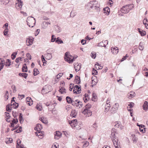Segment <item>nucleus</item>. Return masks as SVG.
Segmentation results:
<instances>
[{"label":"nucleus","instance_id":"3","mask_svg":"<svg viewBox=\"0 0 148 148\" xmlns=\"http://www.w3.org/2000/svg\"><path fill=\"white\" fill-rule=\"evenodd\" d=\"M26 21L27 25L29 27H32L35 25V19L33 17H28L27 18Z\"/></svg>","mask_w":148,"mask_h":148},{"label":"nucleus","instance_id":"23","mask_svg":"<svg viewBox=\"0 0 148 148\" xmlns=\"http://www.w3.org/2000/svg\"><path fill=\"white\" fill-rule=\"evenodd\" d=\"M36 129H37V131H40V130L42 129V127L40 124H38L37 125Z\"/></svg>","mask_w":148,"mask_h":148},{"label":"nucleus","instance_id":"2","mask_svg":"<svg viewBox=\"0 0 148 148\" xmlns=\"http://www.w3.org/2000/svg\"><path fill=\"white\" fill-rule=\"evenodd\" d=\"M91 105L89 104H88L85 106V108L83 110L82 109V113L84 114L87 115V116H90L92 115V112L89 109L91 108Z\"/></svg>","mask_w":148,"mask_h":148},{"label":"nucleus","instance_id":"39","mask_svg":"<svg viewBox=\"0 0 148 148\" xmlns=\"http://www.w3.org/2000/svg\"><path fill=\"white\" fill-rule=\"evenodd\" d=\"M80 87H80H79V86H78L77 85H76L74 86V89L75 88H76L77 89V91L78 92L80 91L81 90Z\"/></svg>","mask_w":148,"mask_h":148},{"label":"nucleus","instance_id":"55","mask_svg":"<svg viewBox=\"0 0 148 148\" xmlns=\"http://www.w3.org/2000/svg\"><path fill=\"white\" fill-rule=\"evenodd\" d=\"M12 115L14 118H16L17 116V115L16 114V112H12Z\"/></svg>","mask_w":148,"mask_h":148},{"label":"nucleus","instance_id":"41","mask_svg":"<svg viewBox=\"0 0 148 148\" xmlns=\"http://www.w3.org/2000/svg\"><path fill=\"white\" fill-rule=\"evenodd\" d=\"M22 131V127L21 126L20 127L19 129L18 130H16V131H14V132H16L17 133H19Z\"/></svg>","mask_w":148,"mask_h":148},{"label":"nucleus","instance_id":"48","mask_svg":"<svg viewBox=\"0 0 148 148\" xmlns=\"http://www.w3.org/2000/svg\"><path fill=\"white\" fill-rule=\"evenodd\" d=\"M110 106L106 105L105 106V112H108L110 109Z\"/></svg>","mask_w":148,"mask_h":148},{"label":"nucleus","instance_id":"53","mask_svg":"<svg viewBox=\"0 0 148 148\" xmlns=\"http://www.w3.org/2000/svg\"><path fill=\"white\" fill-rule=\"evenodd\" d=\"M5 114L6 116L7 117V118H10V117L11 116L9 113L8 112H5Z\"/></svg>","mask_w":148,"mask_h":148},{"label":"nucleus","instance_id":"59","mask_svg":"<svg viewBox=\"0 0 148 148\" xmlns=\"http://www.w3.org/2000/svg\"><path fill=\"white\" fill-rule=\"evenodd\" d=\"M77 102L76 101V100L74 101H73V103L72 104L73 106H77Z\"/></svg>","mask_w":148,"mask_h":148},{"label":"nucleus","instance_id":"1","mask_svg":"<svg viewBox=\"0 0 148 148\" xmlns=\"http://www.w3.org/2000/svg\"><path fill=\"white\" fill-rule=\"evenodd\" d=\"M115 129H112L111 131V134L110 137L112 139V140L115 147L116 148H118V139L117 137L115 136L116 132H114L115 131Z\"/></svg>","mask_w":148,"mask_h":148},{"label":"nucleus","instance_id":"19","mask_svg":"<svg viewBox=\"0 0 148 148\" xmlns=\"http://www.w3.org/2000/svg\"><path fill=\"white\" fill-rule=\"evenodd\" d=\"M66 99L67 102L69 103H71L72 104L73 100L69 96L66 97Z\"/></svg>","mask_w":148,"mask_h":148},{"label":"nucleus","instance_id":"27","mask_svg":"<svg viewBox=\"0 0 148 148\" xmlns=\"http://www.w3.org/2000/svg\"><path fill=\"white\" fill-rule=\"evenodd\" d=\"M39 74V72L37 68H34V70L33 75L34 76H36Z\"/></svg>","mask_w":148,"mask_h":148},{"label":"nucleus","instance_id":"57","mask_svg":"<svg viewBox=\"0 0 148 148\" xmlns=\"http://www.w3.org/2000/svg\"><path fill=\"white\" fill-rule=\"evenodd\" d=\"M45 58L47 60H50L52 58V56H46Z\"/></svg>","mask_w":148,"mask_h":148},{"label":"nucleus","instance_id":"20","mask_svg":"<svg viewBox=\"0 0 148 148\" xmlns=\"http://www.w3.org/2000/svg\"><path fill=\"white\" fill-rule=\"evenodd\" d=\"M22 71L26 72L27 71V67L25 64H24L22 68Z\"/></svg>","mask_w":148,"mask_h":148},{"label":"nucleus","instance_id":"5","mask_svg":"<svg viewBox=\"0 0 148 148\" xmlns=\"http://www.w3.org/2000/svg\"><path fill=\"white\" fill-rule=\"evenodd\" d=\"M132 8H127L124 6L121 8L120 10L121 12L126 14L128 13Z\"/></svg>","mask_w":148,"mask_h":148},{"label":"nucleus","instance_id":"13","mask_svg":"<svg viewBox=\"0 0 148 148\" xmlns=\"http://www.w3.org/2000/svg\"><path fill=\"white\" fill-rule=\"evenodd\" d=\"M61 134L59 132H56V133L54 134V138L55 139H58L62 136Z\"/></svg>","mask_w":148,"mask_h":148},{"label":"nucleus","instance_id":"36","mask_svg":"<svg viewBox=\"0 0 148 148\" xmlns=\"http://www.w3.org/2000/svg\"><path fill=\"white\" fill-rule=\"evenodd\" d=\"M42 123L45 124H47L48 123L47 119L46 118L44 117H43L42 120Z\"/></svg>","mask_w":148,"mask_h":148},{"label":"nucleus","instance_id":"9","mask_svg":"<svg viewBox=\"0 0 148 148\" xmlns=\"http://www.w3.org/2000/svg\"><path fill=\"white\" fill-rule=\"evenodd\" d=\"M81 66V64H78V63L75 64L74 65V68L76 72H78L80 70Z\"/></svg>","mask_w":148,"mask_h":148},{"label":"nucleus","instance_id":"17","mask_svg":"<svg viewBox=\"0 0 148 148\" xmlns=\"http://www.w3.org/2000/svg\"><path fill=\"white\" fill-rule=\"evenodd\" d=\"M75 81L77 84H79L80 83V77L79 76L76 75L75 76Z\"/></svg>","mask_w":148,"mask_h":148},{"label":"nucleus","instance_id":"24","mask_svg":"<svg viewBox=\"0 0 148 148\" xmlns=\"http://www.w3.org/2000/svg\"><path fill=\"white\" fill-rule=\"evenodd\" d=\"M77 113L75 110H72L71 113V115L72 117H75Z\"/></svg>","mask_w":148,"mask_h":148},{"label":"nucleus","instance_id":"50","mask_svg":"<svg viewBox=\"0 0 148 148\" xmlns=\"http://www.w3.org/2000/svg\"><path fill=\"white\" fill-rule=\"evenodd\" d=\"M144 127V126L143 125V126H141V128H140V127H139L140 131V132H142L143 133L144 132L143 128L144 130H145V128ZM145 131V130H144V131Z\"/></svg>","mask_w":148,"mask_h":148},{"label":"nucleus","instance_id":"38","mask_svg":"<svg viewBox=\"0 0 148 148\" xmlns=\"http://www.w3.org/2000/svg\"><path fill=\"white\" fill-rule=\"evenodd\" d=\"M6 110L9 112L11 111L12 109L10 108V104L7 105L6 106Z\"/></svg>","mask_w":148,"mask_h":148},{"label":"nucleus","instance_id":"21","mask_svg":"<svg viewBox=\"0 0 148 148\" xmlns=\"http://www.w3.org/2000/svg\"><path fill=\"white\" fill-rule=\"evenodd\" d=\"M144 43L143 42H140L139 46V49L140 50H142L144 49Z\"/></svg>","mask_w":148,"mask_h":148},{"label":"nucleus","instance_id":"30","mask_svg":"<svg viewBox=\"0 0 148 148\" xmlns=\"http://www.w3.org/2000/svg\"><path fill=\"white\" fill-rule=\"evenodd\" d=\"M147 18L144 19L143 21V23L145 25V27L147 29H148L147 26H148V24L147 23Z\"/></svg>","mask_w":148,"mask_h":148},{"label":"nucleus","instance_id":"62","mask_svg":"<svg viewBox=\"0 0 148 148\" xmlns=\"http://www.w3.org/2000/svg\"><path fill=\"white\" fill-rule=\"evenodd\" d=\"M134 105V103L132 102L130 103L128 105V106H130V107L129 108H132L133 107V105Z\"/></svg>","mask_w":148,"mask_h":148},{"label":"nucleus","instance_id":"31","mask_svg":"<svg viewBox=\"0 0 148 148\" xmlns=\"http://www.w3.org/2000/svg\"><path fill=\"white\" fill-rule=\"evenodd\" d=\"M13 102H11V106H15L14 107V108L15 109H16L18 108V104L17 103H16L15 102L14 103H13Z\"/></svg>","mask_w":148,"mask_h":148},{"label":"nucleus","instance_id":"6","mask_svg":"<svg viewBox=\"0 0 148 148\" xmlns=\"http://www.w3.org/2000/svg\"><path fill=\"white\" fill-rule=\"evenodd\" d=\"M18 1L17 3H16V7L18 10H21L23 6V2L21 0H17Z\"/></svg>","mask_w":148,"mask_h":148},{"label":"nucleus","instance_id":"63","mask_svg":"<svg viewBox=\"0 0 148 148\" xmlns=\"http://www.w3.org/2000/svg\"><path fill=\"white\" fill-rule=\"evenodd\" d=\"M63 73H60L57 75V76H59V77L60 78V77H61V76H62V75H63Z\"/></svg>","mask_w":148,"mask_h":148},{"label":"nucleus","instance_id":"12","mask_svg":"<svg viewBox=\"0 0 148 148\" xmlns=\"http://www.w3.org/2000/svg\"><path fill=\"white\" fill-rule=\"evenodd\" d=\"M135 95V92L132 91H130L127 94L128 97L129 99L133 98Z\"/></svg>","mask_w":148,"mask_h":148},{"label":"nucleus","instance_id":"54","mask_svg":"<svg viewBox=\"0 0 148 148\" xmlns=\"http://www.w3.org/2000/svg\"><path fill=\"white\" fill-rule=\"evenodd\" d=\"M11 87L13 89V92H16V90L15 86L14 85H13Z\"/></svg>","mask_w":148,"mask_h":148},{"label":"nucleus","instance_id":"22","mask_svg":"<svg viewBox=\"0 0 148 148\" xmlns=\"http://www.w3.org/2000/svg\"><path fill=\"white\" fill-rule=\"evenodd\" d=\"M19 121L20 123H22L24 121L23 118V117L22 114L21 113H20L19 114Z\"/></svg>","mask_w":148,"mask_h":148},{"label":"nucleus","instance_id":"33","mask_svg":"<svg viewBox=\"0 0 148 148\" xmlns=\"http://www.w3.org/2000/svg\"><path fill=\"white\" fill-rule=\"evenodd\" d=\"M66 89L63 87H61L59 90V92H60L62 94H63L64 93H66Z\"/></svg>","mask_w":148,"mask_h":148},{"label":"nucleus","instance_id":"60","mask_svg":"<svg viewBox=\"0 0 148 148\" xmlns=\"http://www.w3.org/2000/svg\"><path fill=\"white\" fill-rule=\"evenodd\" d=\"M128 56H124V57H123L121 60V62H122L125 60Z\"/></svg>","mask_w":148,"mask_h":148},{"label":"nucleus","instance_id":"43","mask_svg":"<svg viewBox=\"0 0 148 148\" xmlns=\"http://www.w3.org/2000/svg\"><path fill=\"white\" fill-rule=\"evenodd\" d=\"M21 140L19 139H18L17 140V145H16V147H18V146L19 147V148H20L19 144L21 143Z\"/></svg>","mask_w":148,"mask_h":148},{"label":"nucleus","instance_id":"4","mask_svg":"<svg viewBox=\"0 0 148 148\" xmlns=\"http://www.w3.org/2000/svg\"><path fill=\"white\" fill-rule=\"evenodd\" d=\"M77 56L75 57V56H64V59L65 61L69 63H72L74 60L76 59Z\"/></svg>","mask_w":148,"mask_h":148},{"label":"nucleus","instance_id":"18","mask_svg":"<svg viewBox=\"0 0 148 148\" xmlns=\"http://www.w3.org/2000/svg\"><path fill=\"white\" fill-rule=\"evenodd\" d=\"M104 13H105L106 14L108 15L109 13L110 10L109 8L108 7H106L103 8Z\"/></svg>","mask_w":148,"mask_h":148},{"label":"nucleus","instance_id":"58","mask_svg":"<svg viewBox=\"0 0 148 148\" xmlns=\"http://www.w3.org/2000/svg\"><path fill=\"white\" fill-rule=\"evenodd\" d=\"M73 92L74 94H79L81 93V91L78 92L77 90V91H75V90H73Z\"/></svg>","mask_w":148,"mask_h":148},{"label":"nucleus","instance_id":"47","mask_svg":"<svg viewBox=\"0 0 148 148\" xmlns=\"http://www.w3.org/2000/svg\"><path fill=\"white\" fill-rule=\"evenodd\" d=\"M20 61H22V58L21 57H19L17 58L15 60V61L17 63H18Z\"/></svg>","mask_w":148,"mask_h":148},{"label":"nucleus","instance_id":"26","mask_svg":"<svg viewBox=\"0 0 148 148\" xmlns=\"http://www.w3.org/2000/svg\"><path fill=\"white\" fill-rule=\"evenodd\" d=\"M19 75L26 79L27 76V74L25 73H19Z\"/></svg>","mask_w":148,"mask_h":148},{"label":"nucleus","instance_id":"44","mask_svg":"<svg viewBox=\"0 0 148 148\" xmlns=\"http://www.w3.org/2000/svg\"><path fill=\"white\" fill-rule=\"evenodd\" d=\"M98 73L97 71L95 69L93 68L92 71V74L96 75Z\"/></svg>","mask_w":148,"mask_h":148},{"label":"nucleus","instance_id":"34","mask_svg":"<svg viewBox=\"0 0 148 148\" xmlns=\"http://www.w3.org/2000/svg\"><path fill=\"white\" fill-rule=\"evenodd\" d=\"M56 42L58 43V44L63 43V41L61 40L59 37L57 38V40L56 41Z\"/></svg>","mask_w":148,"mask_h":148},{"label":"nucleus","instance_id":"14","mask_svg":"<svg viewBox=\"0 0 148 148\" xmlns=\"http://www.w3.org/2000/svg\"><path fill=\"white\" fill-rule=\"evenodd\" d=\"M138 32L141 36H143L146 34L145 31L143 30L140 28L138 29Z\"/></svg>","mask_w":148,"mask_h":148},{"label":"nucleus","instance_id":"32","mask_svg":"<svg viewBox=\"0 0 148 148\" xmlns=\"http://www.w3.org/2000/svg\"><path fill=\"white\" fill-rule=\"evenodd\" d=\"M45 58L44 56H41V59L42 62L43 63V65L44 66H45L46 64L47 61L45 60Z\"/></svg>","mask_w":148,"mask_h":148},{"label":"nucleus","instance_id":"45","mask_svg":"<svg viewBox=\"0 0 148 148\" xmlns=\"http://www.w3.org/2000/svg\"><path fill=\"white\" fill-rule=\"evenodd\" d=\"M8 32V28H5L3 32L4 35L5 36L6 35Z\"/></svg>","mask_w":148,"mask_h":148},{"label":"nucleus","instance_id":"42","mask_svg":"<svg viewBox=\"0 0 148 148\" xmlns=\"http://www.w3.org/2000/svg\"><path fill=\"white\" fill-rule=\"evenodd\" d=\"M56 38L55 37V36L54 35H52L51 36V42H54L56 40Z\"/></svg>","mask_w":148,"mask_h":148},{"label":"nucleus","instance_id":"29","mask_svg":"<svg viewBox=\"0 0 148 148\" xmlns=\"http://www.w3.org/2000/svg\"><path fill=\"white\" fill-rule=\"evenodd\" d=\"M11 62L9 59H7L6 60L5 66H9L11 65Z\"/></svg>","mask_w":148,"mask_h":148},{"label":"nucleus","instance_id":"64","mask_svg":"<svg viewBox=\"0 0 148 148\" xmlns=\"http://www.w3.org/2000/svg\"><path fill=\"white\" fill-rule=\"evenodd\" d=\"M64 56H71L70 55V53L69 51H67L65 53Z\"/></svg>","mask_w":148,"mask_h":148},{"label":"nucleus","instance_id":"15","mask_svg":"<svg viewBox=\"0 0 148 148\" xmlns=\"http://www.w3.org/2000/svg\"><path fill=\"white\" fill-rule=\"evenodd\" d=\"M148 107V102L147 101H145L143 105V108L146 111L147 110Z\"/></svg>","mask_w":148,"mask_h":148},{"label":"nucleus","instance_id":"25","mask_svg":"<svg viewBox=\"0 0 148 148\" xmlns=\"http://www.w3.org/2000/svg\"><path fill=\"white\" fill-rule=\"evenodd\" d=\"M76 101L77 102V107L79 105H80L79 108H81L82 107L83 105L81 101H80L79 100L77 99L76 100Z\"/></svg>","mask_w":148,"mask_h":148},{"label":"nucleus","instance_id":"52","mask_svg":"<svg viewBox=\"0 0 148 148\" xmlns=\"http://www.w3.org/2000/svg\"><path fill=\"white\" fill-rule=\"evenodd\" d=\"M81 43L83 45H84L86 43V40L84 39H82L81 40Z\"/></svg>","mask_w":148,"mask_h":148},{"label":"nucleus","instance_id":"7","mask_svg":"<svg viewBox=\"0 0 148 148\" xmlns=\"http://www.w3.org/2000/svg\"><path fill=\"white\" fill-rule=\"evenodd\" d=\"M33 39L34 38H33L32 39L29 38H27L26 40V43L27 46H29L32 44Z\"/></svg>","mask_w":148,"mask_h":148},{"label":"nucleus","instance_id":"11","mask_svg":"<svg viewBox=\"0 0 148 148\" xmlns=\"http://www.w3.org/2000/svg\"><path fill=\"white\" fill-rule=\"evenodd\" d=\"M104 42H106V45L108 44V41L107 40H104L102 41L101 42H100V43H98V46L99 47H105L106 46V44L104 43Z\"/></svg>","mask_w":148,"mask_h":148},{"label":"nucleus","instance_id":"10","mask_svg":"<svg viewBox=\"0 0 148 148\" xmlns=\"http://www.w3.org/2000/svg\"><path fill=\"white\" fill-rule=\"evenodd\" d=\"M77 120L76 119L73 120L72 121H69V123L71 124V125L73 127L72 124H73L74 126L73 127H75L76 124H77Z\"/></svg>","mask_w":148,"mask_h":148},{"label":"nucleus","instance_id":"37","mask_svg":"<svg viewBox=\"0 0 148 148\" xmlns=\"http://www.w3.org/2000/svg\"><path fill=\"white\" fill-rule=\"evenodd\" d=\"M56 31L58 33L60 32L61 31L60 27L58 26H56L55 27Z\"/></svg>","mask_w":148,"mask_h":148},{"label":"nucleus","instance_id":"46","mask_svg":"<svg viewBox=\"0 0 148 148\" xmlns=\"http://www.w3.org/2000/svg\"><path fill=\"white\" fill-rule=\"evenodd\" d=\"M12 122L14 124H16L18 122V119L16 118V119H13V120L12 121Z\"/></svg>","mask_w":148,"mask_h":148},{"label":"nucleus","instance_id":"40","mask_svg":"<svg viewBox=\"0 0 148 148\" xmlns=\"http://www.w3.org/2000/svg\"><path fill=\"white\" fill-rule=\"evenodd\" d=\"M28 99L29 100L30 99H31L30 97H29L27 98V104H28L29 105L31 106L32 104V102H30L29 101H28L27 100Z\"/></svg>","mask_w":148,"mask_h":148},{"label":"nucleus","instance_id":"8","mask_svg":"<svg viewBox=\"0 0 148 148\" xmlns=\"http://www.w3.org/2000/svg\"><path fill=\"white\" fill-rule=\"evenodd\" d=\"M111 50L112 52L114 55H116L119 52L118 48L117 47H112L111 48Z\"/></svg>","mask_w":148,"mask_h":148},{"label":"nucleus","instance_id":"35","mask_svg":"<svg viewBox=\"0 0 148 148\" xmlns=\"http://www.w3.org/2000/svg\"><path fill=\"white\" fill-rule=\"evenodd\" d=\"M1 3L5 5L7 4L9 2V0H1Z\"/></svg>","mask_w":148,"mask_h":148},{"label":"nucleus","instance_id":"51","mask_svg":"<svg viewBox=\"0 0 148 148\" xmlns=\"http://www.w3.org/2000/svg\"><path fill=\"white\" fill-rule=\"evenodd\" d=\"M4 65V64L3 63H0V71L3 68Z\"/></svg>","mask_w":148,"mask_h":148},{"label":"nucleus","instance_id":"16","mask_svg":"<svg viewBox=\"0 0 148 148\" xmlns=\"http://www.w3.org/2000/svg\"><path fill=\"white\" fill-rule=\"evenodd\" d=\"M47 89V86H44L41 90V93L42 94H43L47 93L48 92Z\"/></svg>","mask_w":148,"mask_h":148},{"label":"nucleus","instance_id":"61","mask_svg":"<svg viewBox=\"0 0 148 148\" xmlns=\"http://www.w3.org/2000/svg\"><path fill=\"white\" fill-rule=\"evenodd\" d=\"M115 108H114V109H115V110H117V109L119 107V105L118 103H115Z\"/></svg>","mask_w":148,"mask_h":148},{"label":"nucleus","instance_id":"49","mask_svg":"<svg viewBox=\"0 0 148 148\" xmlns=\"http://www.w3.org/2000/svg\"><path fill=\"white\" fill-rule=\"evenodd\" d=\"M89 145V143L88 142L86 141L84 145H83V147H86L88 146Z\"/></svg>","mask_w":148,"mask_h":148},{"label":"nucleus","instance_id":"56","mask_svg":"<svg viewBox=\"0 0 148 148\" xmlns=\"http://www.w3.org/2000/svg\"><path fill=\"white\" fill-rule=\"evenodd\" d=\"M39 106L38 105H37L36 106V108L37 110H38L40 111L42 110V108L39 107Z\"/></svg>","mask_w":148,"mask_h":148},{"label":"nucleus","instance_id":"28","mask_svg":"<svg viewBox=\"0 0 148 148\" xmlns=\"http://www.w3.org/2000/svg\"><path fill=\"white\" fill-rule=\"evenodd\" d=\"M92 100L93 101H95L97 100V96L96 94L93 93L92 95Z\"/></svg>","mask_w":148,"mask_h":148}]
</instances>
